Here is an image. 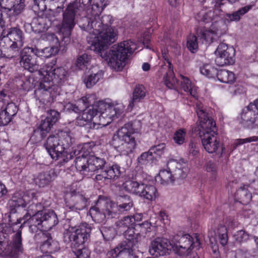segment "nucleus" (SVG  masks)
Returning <instances> with one entry per match:
<instances>
[{"instance_id":"obj_1","label":"nucleus","mask_w":258,"mask_h":258,"mask_svg":"<svg viewBox=\"0 0 258 258\" xmlns=\"http://www.w3.org/2000/svg\"><path fill=\"white\" fill-rule=\"evenodd\" d=\"M92 0H75L71 3L63 13L62 21L59 27V35L61 41L53 33L46 34V40L50 46L59 49L70 41V36L77 22V18L81 13L86 11V16L79 21V26L90 34L95 36L91 49L97 52L106 60L108 65L116 71H121L126 64L128 54L132 53L137 48L136 44L131 40L124 41L114 45L107 50L108 44L114 43L117 38V31L110 27L111 17L100 15L105 7L101 0H94L91 8L89 7Z\"/></svg>"},{"instance_id":"obj_2","label":"nucleus","mask_w":258,"mask_h":258,"mask_svg":"<svg viewBox=\"0 0 258 258\" xmlns=\"http://www.w3.org/2000/svg\"><path fill=\"white\" fill-rule=\"evenodd\" d=\"M196 112L199 125L197 132L205 150L209 153H216L222 156L224 148L217 137L216 123L209 116L207 109L200 104L197 105Z\"/></svg>"},{"instance_id":"obj_3","label":"nucleus","mask_w":258,"mask_h":258,"mask_svg":"<svg viewBox=\"0 0 258 258\" xmlns=\"http://www.w3.org/2000/svg\"><path fill=\"white\" fill-rule=\"evenodd\" d=\"M73 142L69 132L60 131L56 135L49 136L45 147L51 157L63 165L72 158L73 156L68 153V149Z\"/></svg>"},{"instance_id":"obj_4","label":"nucleus","mask_w":258,"mask_h":258,"mask_svg":"<svg viewBox=\"0 0 258 258\" xmlns=\"http://www.w3.org/2000/svg\"><path fill=\"white\" fill-rule=\"evenodd\" d=\"M141 126V121L138 120L125 123L113 136L112 145L114 148L123 155L133 153L137 145L133 135L138 132Z\"/></svg>"},{"instance_id":"obj_5","label":"nucleus","mask_w":258,"mask_h":258,"mask_svg":"<svg viewBox=\"0 0 258 258\" xmlns=\"http://www.w3.org/2000/svg\"><path fill=\"white\" fill-rule=\"evenodd\" d=\"M188 170L183 160H170L167 164V169L160 170L159 177L161 183L168 184L182 180L187 175Z\"/></svg>"},{"instance_id":"obj_6","label":"nucleus","mask_w":258,"mask_h":258,"mask_svg":"<svg viewBox=\"0 0 258 258\" xmlns=\"http://www.w3.org/2000/svg\"><path fill=\"white\" fill-rule=\"evenodd\" d=\"M91 232V227L86 223L70 226L63 233V241L71 247H78L88 240Z\"/></svg>"},{"instance_id":"obj_7","label":"nucleus","mask_w":258,"mask_h":258,"mask_svg":"<svg viewBox=\"0 0 258 258\" xmlns=\"http://www.w3.org/2000/svg\"><path fill=\"white\" fill-rule=\"evenodd\" d=\"M0 42V45L7 49L8 52H12L8 54L7 57L12 58L18 52L19 50L23 46L24 37L22 31L19 28H11L4 32Z\"/></svg>"},{"instance_id":"obj_8","label":"nucleus","mask_w":258,"mask_h":258,"mask_svg":"<svg viewBox=\"0 0 258 258\" xmlns=\"http://www.w3.org/2000/svg\"><path fill=\"white\" fill-rule=\"evenodd\" d=\"M94 109L97 110L96 118H99V124L107 125L123 112L124 106L121 103L109 104L101 102Z\"/></svg>"},{"instance_id":"obj_9","label":"nucleus","mask_w":258,"mask_h":258,"mask_svg":"<svg viewBox=\"0 0 258 258\" xmlns=\"http://www.w3.org/2000/svg\"><path fill=\"white\" fill-rule=\"evenodd\" d=\"M39 74L43 76V80L52 85L60 84L67 80L68 71L63 67L53 69L52 64H46L40 67Z\"/></svg>"},{"instance_id":"obj_10","label":"nucleus","mask_w":258,"mask_h":258,"mask_svg":"<svg viewBox=\"0 0 258 258\" xmlns=\"http://www.w3.org/2000/svg\"><path fill=\"white\" fill-rule=\"evenodd\" d=\"M60 88L58 85H52L42 79L39 88L35 91L37 99L43 104L52 102L60 94Z\"/></svg>"},{"instance_id":"obj_11","label":"nucleus","mask_w":258,"mask_h":258,"mask_svg":"<svg viewBox=\"0 0 258 258\" xmlns=\"http://www.w3.org/2000/svg\"><path fill=\"white\" fill-rule=\"evenodd\" d=\"M35 193L31 190L16 191L13 195L8 203V209L9 214H16L20 208H24L30 201H32Z\"/></svg>"},{"instance_id":"obj_12","label":"nucleus","mask_w":258,"mask_h":258,"mask_svg":"<svg viewBox=\"0 0 258 258\" xmlns=\"http://www.w3.org/2000/svg\"><path fill=\"white\" fill-rule=\"evenodd\" d=\"M241 119L240 122L244 127L258 128V98L242 110Z\"/></svg>"},{"instance_id":"obj_13","label":"nucleus","mask_w":258,"mask_h":258,"mask_svg":"<svg viewBox=\"0 0 258 258\" xmlns=\"http://www.w3.org/2000/svg\"><path fill=\"white\" fill-rule=\"evenodd\" d=\"M215 53L217 55L215 62L219 66L231 65L235 62V49L226 43H220L215 51Z\"/></svg>"},{"instance_id":"obj_14","label":"nucleus","mask_w":258,"mask_h":258,"mask_svg":"<svg viewBox=\"0 0 258 258\" xmlns=\"http://www.w3.org/2000/svg\"><path fill=\"white\" fill-rule=\"evenodd\" d=\"M33 47H25L21 53L20 64L25 70L31 73L40 70L37 55Z\"/></svg>"},{"instance_id":"obj_15","label":"nucleus","mask_w":258,"mask_h":258,"mask_svg":"<svg viewBox=\"0 0 258 258\" xmlns=\"http://www.w3.org/2000/svg\"><path fill=\"white\" fill-rule=\"evenodd\" d=\"M108 201V199L103 196H100L95 206L92 207L89 212V215L93 220L98 223H104L106 219L112 218L115 217L109 216V209L105 205H101L99 203L100 201Z\"/></svg>"},{"instance_id":"obj_16","label":"nucleus","mask_w":258,"mask_h":258,"mask_svg":"<svg viewBox=\"0 0 258 258\" xmlns=\"http://www.w3.org/2000/svg\"><path fill=\"white\" fill-rule=\"evenodd\" d=\"M25 7V0H0V14L8 17L19 15Z\"/></svg>"},{"instance_id":"obj_17","label":"nucleus","mask_w":258,"mask_h":258,"mask_svg":"<svg viewBox=\"0 0 258 258\" xmlns=\"http://www.w3.org/2000/svg\"><path fill=\"white\" fill-rule=\"evenodd\" d=\"M33 223L39 225L45 231L51 229L58 223L56 214L53 211L43 212L41 215L38 214L32 219Z\"/></svg>"},{"instance_id":"obj_18","label":"nucleus","mask_w":258,"mask_h":258,"mask_svg":"<svg viewBox=\"0 0 258 258\" xmlns=\"http://www.w3.org/2000/svg\"><path fill=\"white\" fill-rule=\"evenodd\" d=\"M88 199L85 196L74 190L71 192L70 196L66 199V206L73 211H81L87 206Z\"/></svg>"},{"instance_id":"obj_19","label":"nucleus","mask_w":258,"mask_h":258,"mask_svg":"<svg viewBox=\"0 0 258 258\" xmlns=\"http://www.w3.org/2000/svg\"><path fill=\"white\" fill-rule=\"evenodd\" d=\"M5 254H8L12 258H17L24 250L22 244V237L20 231L15 233L12 237L10 243L8 244Z\"/></svg>"},{"instance_id":"obj_20","label":"nucleus","mask_w":258,"mask_h":258,"mask_svg":"<svg viewBox=\"0 0 258 258\" xmlns=\"http://www.w3.org/2000/svg\"><path fill=\"white\" fill-rule=\"evenodd\" d=\"M171 244L168 239L157 237L151 242L149 251L151 255L155 256H163L168 253Z\"/></svg>"},{"instance_id":"obj_21","label":"nucleus","mask_w":258,"mask_h":258,"mask_svg":"<svg viewBox=\"0 0 258 258\" xmlns=\"http://www.w3.org/2000/svg\"><path fill=\"white\" fill-rule=\"evenodd\" d=\"M97 113V110L94 109V107L84 110L82 114L77 117L76 124L81 127L85 126L87 128H94L95 124L93 120L96 118Z\"/></svg>"},{"instance_id":"obj_22","label":"nucleus","mask_w":258,"mask_h":258,"mask_svg":"<svg viewBox=\"0 0 258 258\" xmlns=\"http://www.w3.org/2000/svg\"><path fill=\"white\" fill-rule=\"evenodd\" d=\"M102 206L107 204L109 209V216L115 217L118 214H123L127 212L133 208L134 203H114L108 199V201H100L99 203Z\"/></svg>"},{"instance_id":"obj_23","label":"nucleus","mask_w":258,"mask_h":258,"mask_svg":"<svg viewBox=\"0 0 258 258\" xmlns=\"http://www.w3.org/2000/svg\"><path fill=\"white\" fill-rule=\"evenodd\" d=\"M88 147V144H85L82 147H78V154L80 155L77 157L75 159V166L77 170L82 174H87L90 172L87 170L89 167V157H86L89 152H86L85 150Z\"/></svg>"},{"instance_id":"obj_24","label":"nucleus","mask_w":258,"mask_h":258,"mask_svg":"<svg viewBox=\"0 0 258 258\" xmlns=\"http://www.w3.org/2000/svg\"><path fill=\"white\" fill-rule=\"evenodd\" d=\"M218 26L213 25L209 29L201 30L200 32H198L197 34L199 37H201L206 42L211 43L217 40L225 32V30H222L219 28V24Z\"/></svg>"},{"instance_id":"obj_25","label":"nucleus","mask_w":258,"mask_h":258,"mask_svg":"<svg viewBox=\"0 0 258 258\" xmlns=\"http://www.w3.org/2000/svg\"><path fill=\"white\" fill-rule=\"evenodd\" d=\"M167 63L168 65L162 66L159 72L164 74L163 82L165 85L170 89H174L176 87L177 81L174 77L171 62L167 60Z\"/></svg>"},{"instance_id":"obj_26","label":"nucleus","mask_w":258,"mask_h":258,"mask_svg":"<svg viewBox=\"0 0 258 258\" xmlns=\"http://www.w3.org/2000/svg\"><path fill=\"white\" fill-rule=\"evenodd\" d=\"M57 174L54 168L41 172L34 178L35 183L40 187L48 185L57 177Z\"/></svg>"},{"instance_id":"obj_27","label":"nucleus","mask_w":258,"mask_h":258,"mask_svg":"<svg viewBox=\"0 0 258 258\" xmlns=\"http://www.w3.org/2000/svg\"><path fill=\"white\" fill-rule=\"evenodd\" d=\"M18 108L13 102L8 103L7 105L0 111V126L8 124L18 112Z\"/></svg>"},{"instance_id":"obj_28","label":"nucleus","mask_w":258,"mask_h":258,"mask_svg":"<svg viewBox=\"0 0 258 258\" xmlns=\"http://www.w3.org/2000/svg\"><path fill=\"white\" fill-rule=\"evenodd\" d=\"M43 241L41 246L42 250L48 253H54L60 249L58 242L53 239L51 234L47 232L42 233Z\"/></svg>"},{"instance_id":"obj_29","label":"nucleus","mask_w":258,"mask_h":258,"mask_svg":"<svg viewBox=\"0 0 258 258\" xmlns=\"http://www.w3.org/2000/svg\"><path fill=\"white\" fill-rule=\"evenodd\" d=\"M26 26H30L32 31L36 33L43 32L50 27L49 21H45L40 14L34 17L32 22L27 23Z\"/></svg>"},{"instance_id":"obj_30","label":"nucleus","mask_w":258,"mask_h":258,"mask_svg":"<svg viewBox=\"0 0 258 258\" xmlns=\"http://www.w3.org/2000/svg\"><path fill=\"white\" fill-rule=\"evenodd\" d=\"M250 186L248 185H244L239 188L235 194V200L243 205L248 204L252 199V195L249 190Z\"/></svg>"},{"instance_id":"obj_31","label":"nucleus","mask_w":258,"mask_h":258,"mask_svg":"<svg viewBox=\"0 0 258 258\" xmlns=\"http://www.w3.org/2000/svg\"><path fill=\"white\" fill-rule=\"evenodd\" d=\"M135 228L131 227L123 231L122 234L125 240L122 242H125L128 245H132L133 247H138L141 233H135Z\"/></svg>"},{"instance_id":"obj_32","label":"nucleus","mask_w":258,"mask_h":258,"mask_svg":"<svg viewBox=\"0 0 258 258\" xmlns=\"http://www.w3.org/2000/svg\"><path fill=\"white\" fill-rule=\"evenodd\" d=\"M139 189L138 195L148 200H154L157 196V191L154 185L141 183Z\"/></svg>"},{"instance_id":"obj_33","label":"nucleus","mask_w":258,"mask_h":258,"mask_svg":"<svg viewBox=\"0 0 258 258\" xmlns=\"http://www.w3.org/2000/svg\"><path fill=\"white\" fill-rule=\"evenodd\" d=\"M146 91L143 85L137 86L133 92V98L130 101L128 107L132 109L139 102L144 99Z\"/></svg>"},{"instance_id":"obj_34","label":"nucleus","mask_w":258,"mask_h":258,"mask_svg":"<svg viewBox=\"0 0 258 258\" xmlns=\"http://www.w3.org/2000/svg\"><path fill=\"white\" fill-rule=\"evenodd\" d=\"M138 247H133L125 242L119 244V258H135V251Z\"/></svg>"},{"instance_id":"obj_35","label":"nucleus","mask_w":258,"mask_h":258,"mask_svg":"<svg viewBox=\"0 0 258 258\" xmlns=\"http://www.w3.org/2000/svg\"><path fill=\"white\" fill-rule=\"evenodd\" d=\"M44 206L38 202H33L27 208V212L26 214L24 216L23 219H31V222H32V219L33 217L39 214L40 215L43 212Z\"/></svg>"},{"instance_id":"obj_36","label":"nucleus","mask_w":258,"mask_h":258,"mask_svg":"<svg viewBox=\"0 0 258 258\" xmlns=\"http://www.w3.org/2000/svg\"><path fill=\"white\" fill-rule=\"evenodd\" d=\"M106 164V162L104 159L91 156L89 157V167L87 170H90V172H93L99 169H103Z\"/></svg>"},{"instance_id":"obj_37","label":"nucleus","mask_w":258,"mask_h":258,"mask_svg":"<svg viewBox=\"0 0 258 258\" xmlns=\"http://www.w3.org/2000/svg\"><path fill=\"white\" fill-rule=\"evenodd\" d=\"M120 166L116 164H106L103 170L107 176V179L110 181L111 179H115L120 175Z\"/></svg>"},{"instance_id":"obj_38","label":"nucleus","mask_w":258,"mask_h":258,"mask_svg":"<svg viewBox=\"0 0 258 258\" xmlns=\"http://www.w3.org/2000/svg\"><path fill=\"white\" fill-rule=\"evenodd\" d=\"M217 78L220 82L224 83H233L236 80L233 72L223 69L218 70Z\"/></svg>"},{"instance_id":"obj_39","label":"nucleus","mask_w":258,"mask_h":258,"mask_svg":"<svg viewBox=\"0 0 258 258\" xmlns=\"http://www.w3.org/2000/svg\"><path fill=\"white\" fill-rule=\"evenodd\" d=\"M171 242H176L188 248H193L192 238L188 234H185L180 236L178 234L173 236Z\"/></svg>"},{"instance_id":"obj_40","label":"nucleus","mask_w":258,"mask_h":258,"mask_svg":"<svg viewBox=\"0 0 258 258\" xmlns=\"http://www.w3.org/2000/svg\"><path fill=\"white\" fill-rule=\"evenodd\" d=\"M34 49V53L37 56L44 57L48 58L51 57L56 54L59 49L57 46H55L54 47L52 46L46 47L43 49H39L36 47H33Z\"/></svg>"},{"instance_id":"obj_41","label":"nucleus","mask_w":258,"mask_h":258,"mask_svg":"<svg viewBox=\"0 0 258 258\" xmlns=\"http://www.w3.org/2000/svg\"><path fill=\"white\" fill-rule=\"evenodd\" d=\"M140 185L141 184L134 178H128L123 183L122 187L127 192L138 195Z\"/></svg>"},{"instance_id":"obj_42","label":"nucleus","mask_w":258,"mask_h":258,"mask_svg":"<svg viewBox=\"0 0 258 258\" xmlns=\"http://www.w3.org/2000/svg\"><path fill=\"white\" fill-rule=\"evenodd\" d=\"M8 217V225L10 229L12 230L13 232L15 233L20 231L21 235H22V229L26 222L24 221L23 223H22V219L21 217H16V219H14L12 217V215L10 214H9Z\"/></svg>"},{"instance_id":"obj_43","label":"nucleus","mask_w":258,"mask_h":258,"mask_svg":"<svg viewBox=\"0 0 258 258\" xmlns=\"http://www.w3.org/2000/svg\"><path fill=\"white\" fill-rule=\"evenodd\" d=\"M181 78V88L194 97L197 96V88L192 84L190 80L183 75H180Z\"/></svg>"},{"instance_id":"obj_44","label":"nucleus","mask_w":258,"mask_h":258,"mask_svg":"<svg viewBox=\"0 0 258 258\" xmlns=\"http://www.w3.org/2000/svg\"><path fill=\"white\" fill-rule=\"evenodd\" d=\"M104 72L99 70L96 73H92L89 75L84 80V83L88 88H90L94 86L103 77Z\"/></svg>"},{"instance_id":"obj_45","label":"nucleus","mask_w":258,"mask_h":258,"mask_svg":"<svg viewBox=\"0 0 258 258\" xmlns=\"http://www.w3.org/2000/svg\"><path fill=\"white\" fill-rule=\"evenodd\" d=\"M53 125L54 124L53 123L50 122L45 118L41 120L38 128L34 132L35 133H39L41 138L43 139L46 137L47 134L50 132Z\"/></svg>"},{"instance_id":"obj_46","label":"nucleus","mask_w":258,"mask_h":258,"mask_svg":"<svg viewBox=\"0 0 258 258\" xmlns=\"http://www.w3.org/2000/svg\"><path fill=\"white\" fill-rule=\"evenodd\" d=\"M134 222L131 217L126 216L116 222V225L118 231L120 233H123L127 228L132 227Z\"/></svg>"},{"instance_id":"obj_47","label":"nucleus","mask_w":258,"mask_h":258,"mask_svg":"<svg viewBox=\"0 0 258 258\" xmlns=\"http://www.w3.org/2000/svg\"><path fill=\"white\" fill-rule=\"evenodd\" d=\"M91 59V56L86 53L79 55L76 61V66L79 69L83 70L87 66Z\"/></svg>"},{"instance_id":"obj_48","label":"nucleus","mask_w":258,"mask_h":258,"mask_svg":"<svg viewBox=\"0 0 258 258\" xmlns=\"http://www.w3.org/2000/svg\"><path fill=\"white\" fill-rule=\"evenodd\" d=\"M217 234L218 235L220 244L223 246L226 245L228 240L226 227L223 225L218 226L217 229Z\"/></svg>"},{"instance_id":"obj_49","label":"nucleus","mask_w":258,"mask_h":258,"mask_svg":"<svg viewBox=\"0 0 258 258\" xmlns=\"http://www.w3.org/2000/svg\"><path fill=\"white\" fill-rule=\"evenodd\" d=\"M201 74L209 78L217 77L218 70L209 64H205L200 68Z\"/></svg>"},{"instance_id":"obj_50","label":"nucleus","mask_w":258,"mask_h":258,"mask_svg":"<svg viewBox=\"0 0 258 258\" xmlns=\"http://www.w3.org/2000/svg\"><path fill=\"white\" fill-rule=\"evenodd\" d=\"M214 14L216 15L215 11H209L206 12L202 11L197 15L196 18L199 21L209 23L215 19Z\"/></svg>"},{"instance_id":"obj_51","label":"nucleus","mask_w":258,"mask_h":258,"mask_svg":"<svg viewBox=\"0 0 258 258\" xmlns=\"http://www.w3.org/2000/svg\"><path fill=\"white\" fill-rule=\"evenodd\" d=\"M172 247L176 254L181 256H185L190 253L191 248L184 246L176 242H172Z\"/></svg>"},{"instance_id":"obj_52","label":"nucleus","mask_w":258,"mask_h":258,"mask_svg":"<svg viewBox=\"0 0 258 258\" xmlns=\"http://www.w3.org/2000/svg\"><path fill=\"white\" fill-rule=\"evenodd\" d=\"M40 15L43 17V18L46 21H49V27L51 25L52 23L56 20V17L58 16V14L51 9L47 10L46 9L40 13Z\"/></svg>"},{"instance_id":"obj_53","label":"nucleus","mask_w":258,"mask_h":258,"mask_svg":"<svg viewBox=\"0 0 258 258\" xmlns=\"http://www.w3.org/2000/svg\"><path fill=\"white\" fill-rule=\"evenodd\" d=\"M185 136L186 130L184 128H180L174 133L173 139L176 144L181 145L185 142Z\"/></svg>"},{"instance_id":"obj_54","label":"nucleus","mask_w":258,"mask_h":258,"mask_svg":"<svg viewBox=\"0 0 258 258\" xmlns=\"http://www.w3.org/2000/svg\"><path fill=\"white\" fill-rule=\"evenodd\" d=\"M187 47L192 53H195L198 51V43L197 37L195 35H190L188 36L187 40Z\"/></svg>"},{"instance_id":"obj_55","label":"nucleus","mask_w":258,"mask_h":258,"mask_svg":"<svg viewBox=\"0 0 258 258\" xmlns=\"http://www.w3.org/2000/svg\"><path fill=\"white\" fill-rule=\"evenodd\" d=\"M101 232L104 239L109 241L114 238L116 232L113 227H103L101 230Z\"/></svg>"},{"instance_id":"obj_56","label":"nucleus","mask_w":258,"mask_h":258,"mask_svg":"<svg viewBox=\"0 0 258 258\" xmlns=\"http://www.w3.org/2000/svg\"><path fill=\"white\" fill-rule=\"evenodd\" d=\"M154 158L153 155L149 150L147 152L143 153L138 158V163L141 165H146L152 161Z\"/></svg>"},{"instance_id":"obj_57","label":"nucleus","mask_w":258,"mask_h":258,"mask_svg":"<svg viewBox=\"0 0 258 258\" xmlns=\"http://www.w3.org/2000/svg\"><path fill=\"white\" fill-rule=\"evenodd\" d=\"M235 240L238 242H246L251 237L248 233L244 230H239L236 232L234 235Z\"/></svg>"},{"instance_id":"obj_58","label":"nucleus","mask_w":258,"mask_h":258,"mask_svg":"<svg viewBox=\"0 0 258 258\" xmlns=\"http://www.w3.org/2000/svg\"><path fill=\"white\" fill-rule=\"evenodd\" d=\"M96 95L89 94L83 97L79 101V103H84L85 107H88L89 106L94 105L96 101Z\"/></svg>"},{"instance_id":"obj_59","label":"nucleus","mask_w":258,"mask_h":258,"mask_svg":"<svg viewBox=\"0 0 258 258\" xmlns=\"http://www.w3.org/2000/svg\"><path fill=\"white\" fill-rule=\"evenodd\" d=\"M166 149V145L164 143H161L159 145L152 147L150 149V152L153 154L161 156L164 154Z\"/></svg>"},{"instance_id":"obj_60","label":"nucleus","mask_w":258,"mask_h":258,"mask_svg":"<svg viewBox=\"0 0 258 258\" xmlns=\"http://www.w3.org/2000/svg\"><path fill=\"white\" fill-rule=\"evenodd\" d=\"M59 118V113L55 110H50L47 112V116L45 118L50 122L55 124Z\"/></svg>"},{"instance_id":"obj_61","label":"nucleus","mask_w":258,"mask_h":258,"mask_svg":"<svg viewBox=\"0 0 258 258\" xmlns=\"http://www.w3.org/2000/svg\"><path fill=\"white\" fill-rule=\"evenodd\" d=\"M205 167L207 172L211 173L214 176H216L217 172L218 167L215 162L212 161H209L205 164Z\"/></svg>"},{"instance_id":"obj_62","label":"nucleus","mask_w":258,"mask_h":258,"mask_svg":"<svg viewBox=\"0 0 258 258\" xmlns=\"http://www.w3.org/2000/svg\"><path fill=\"white\" fill-rule=\"evenodd\" d=\"M151 224L148 221H145L144 222L137 224L136 226L137 228L140 229V233L142 234H147L148 232L150 231Z\"/></svg>"},{"instance_id":"obj_63","label":"nucleus","mask_w":258,"mask_h":258,"mask_svg":"<svg viewBox=\"0 0 258 258\" xmlns=\"http://www.w3.org/2000/svg\"><path fill=\"white\" fill-rule=\"evenodd\" d=\"M257 141H258V137L256 136H252L245 139H239L235 141V143L234 144V148H236L237 146L242 145L246 143H250L251 142Z\"/></svg>"},{"instance_id":"obj_64","label":"nucleus","mask_w":258,"mask_h":258,"mask_svg":"<svg viewBox=\"0 0 258 258\" xmlns=\"http://www.w3.org/2000/svg\"><path fill=\"white\" fill-rule=\"evenodd\" d=\"M64 110L69 112H74L75 113H79L82 110L78 106L70 102L66 103L64 105Z\"/></svg>"}]
</instances>
